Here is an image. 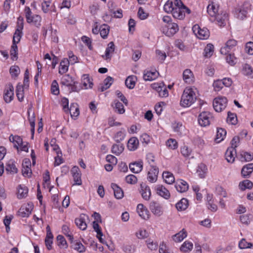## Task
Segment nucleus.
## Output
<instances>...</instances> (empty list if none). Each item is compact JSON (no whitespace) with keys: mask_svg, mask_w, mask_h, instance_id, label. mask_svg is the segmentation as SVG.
Returning <instances> with one entry per match:
<instances>
[{"mask_svg":"<svg viewBox=\"0 0 253 253\" xmlns=\"http://www.w3.org/2000/svg\"><path fill=\"white\" fill-rule=\"evenodd\" d=\"M141 195L145 200H149L151 196V191L149 186L141 184Z\"/></svg>","mask_w":253,"mask_h":253,"instance_id":"4be33fe9","label":"nucleus"},{"mask_svg":"<svg viewBox=\"0 0 253 253\" xmlns=\"http://www.w3.org/2000/svg\"><path fill=\"white\" fill-rule=\"evenodd\" d=\"M135 76H130L126 79L125 81V84L127 88L132 89L134 87L135 85Z\"/></svg>","mask_w":253,"mask_h":253,"instance_id":"2f4dec72","label":"nucleus"},{"mask_svg":"<svg viewBox=\"0 0 253 253\" xmlns=\"http://www.w3.org/2000/svg\"><path fill=\"white\" fill-rule=\"evenodd\" d=\"M51 91L54 95H57L59 93L58 84L56 80H54L51 84Z\"/></svg>","mask_w":253,"mask_h":253,"instance_id":"603ef678","label":"nucleus"},{"mask_svg":"<svg viewBox=\"0 0 253 253\" xmlns=\"http://www.w3.org/2000/svg\"><path fill=\"white\" fill-rule=\"evenodd\" d=\"M20 72V68L18 66H12L10 68L9 72L12 78H16L18 77Z\"/></svg>","mask_w":253,"mask_h":253,"instance_id":"a19ab883","label":"nucleus"},{"mask_svg":"<svg viewBox=\"0 0 253 253\" xmlns=\"http://www.w3.org/2000/svg\"><path fill=\"white\" fill-rule=\"evenodd\" d=\"M12 218L10 217H8V216H6L3 219V223L5 226L6 231L7 233H8L10 231V226L9 225L11 223Z\"/></svg>","mask_w":253,"mask_h":253,"instance_id":"e2e57ef3","label":"nucleus"},{"mask_svg":"<svg viewBox=\"0 0 253 253\" xmlns=\"http://www.w3.org/2000/svg\"><path fill=\"white\" fill-rule=\"evenodd\" d=\"M226 134V131L222 128H218L215 140L216 142H220L223 140Z\"/></svg>","mask_w":253,"mask_h":253,"instance_id":"7c9ffc66","label":"nucleus"},{"mask_svg":"<svg viewBox=\"0 0 253 253\" xmlns=\"http://www.w3.org/2000/svg\"><path fill=\"white\" fill-rule=\"evenodd\" d=\"M246 52L250 55L253 54V42H249L246 43L245 48Z\"/></svg>","mask_w":253,"mask_h":253,"instance_id":"13d9d810","label":"nucleus"},{"mask_svg":"<svg viewBox=\"0 0 253 253\" xmlns=\"http://www.w3.org/2000/svg\"><path fill=\"white\" fill-rule=\"evenodd\" d=\"M6 170L13 173H15L17 172V169L16 168L15 164L12 162L10 161H9L6 165Z\"/></svg>","mask_w":253,"mask_h":253,"instance_id":"a18cd8bd","label":"nucleus"},{"mask_svg":"<svg viewBox=\"0 0 253 253\" xmlns=\"http://www.w3.org/2000/svg\"><path fill=\"white\" fill-rule=\"evenodd\" d=\"M207 170L206 166L204 164H200L197 169V172L201 178H204Z\"/></svg>","mask_w":253,"mask_h":253,"instance_id":"79ce46f5","label":"nucleus"},{"mask_svg":"<svg viewBox=\"0 0 253 253\" xmlns=\"http://www.w3.org/2000/svg\"><path fill=\"white\" fill-rule=\"evenodd\" d=\"M196 100L195 92L191 88H186L184 90L181 96L180 105L184 107L190 106Z\"/></svg>","mask_w":253,"mask_h":253,"instance_id":"7ed1b4c3","label":"nucleus"},{"mask_svg":"<svg viewBox=\"0 0 253 253\" xmlns=\"http://www.w3.org/2000/svg\"><path fill=\"white\" fill-rule=\"evenodd\" d=\"M112 106L115 109V112L119 114H122L125 112L123 104L118 100H115Z\"/></svg>","mask_w":253,"mask_h":253,"instance_id":"5701e85b","label":"nucleus"},{"mask_svg":"<svg viewBox=\"0 0 253 253\" xmlns=\"http://www.w3.org/2000/svg\"><path fill=\"white\" fill-rule=\"evenodd\" d=\"M193 249V244L189 241H185L181 245L180 250L182 252H189Z\"/></svg>","mask_w":253,"mask_h":253,"instance_id":"f704fd0d","label":"nucleus"},{"mask_svg":"<svg viewBox=\"0 0 253 253\" xmlns=\"http://www.w3.org/2000/svg\"><path fill=\"white\" fill-rule=\"evenodd\" d=\"M114 79L111 77H107L103 82V84H100L98 86V90L101 92H103L109 88L111 84H113Z\"/></svg>","mask_w":253,"mask_h":253,"instance_id":"9d476101","label":"nucleus"},{"mask_svg":"<svg viewBox=\"0 0 253 253\" xmlns=\"http://www.w3.org/2000/svg\"><path fill=\"white\" fill-rule=\"evenodd\" d=\"M56 240L57 241V245L60 247H65L66 248L67 247V242L65 239V238L61 235H59L56 237Z\"/></svg>","mask_w":253,"mask_h":253,"instance_id":"c03bdc74","label":"nucleus"},{"mask_svg":"<svg viewBox=\"0 0 253 253\" xmlns=\"http://www.w3.org/2000/svg\"><path fill=\"white\" fill-rule=\"evenodd\" d=\"M253 171V163H250L243 166L241 174L244 178L249 177Z\"/></svg>","mask_w":253,"mask_h":253,"instance_id":"9b49d317","label":"nucleus"},{"mask_svg":"<svg viewBox=\"0 0 253 253\" xmlns=\"http://www.w3.org/2000/svg\"><path fill=\"white\" fill-rule=\"evenodd\" d=\"M162 176L165 182L168 184H171L174 182V176L169 171L163 172Z\"/></svg>","mask_w":253,"mask_h":253,"instance_id":"cd10ccee","label":"nucleus"},{"mask_svg":"<svg viewBox=\"0 0 253 253\" xmlns=\"http://www.w3.org/2000/svg\"><path fill=\"white\" fill-rule=\"evenodd\" d=\"M211 114L208 112H203L199 115L198 122L202 126H206L210 125Z\"/></svg>","mask_w":253,"mask_h":253,"instance_id":"39448f33","label":"nucleus"},{"mask_svg":"<svg viewBox=\"0 0 253 253\" xmlns=\"http://www.w3.org/2000/svg\"><path fill=\"white\" fill-rule=\"evenodd\" d=\"M130 170L133 173L140 172L143 168L142 162H135L131 163L129 165Z\"/></svg>","mask_w":253,"mask_h":253,"instance_id":"ddd939ff","label":"nucleus"},{"mask_svg":"<svg viewBox=\"0 0 253 253\" xmlns=\"http://www.w3.org/2000/svg\"><path fill=\"white\" fill-rule=\"evenodd\" d=\"M136 235L138 239H143L149 236V233L146 230H140L138 232L136 233Z\"/></svg>","mask_w":253,"mask_h":253,"instance_id":"864d4df0","label":"nucleus"},{"mask_svg":"<svg viewBox=\"0 0 253 253\" xmlns=\"http://www.w3.org/2000/svg\"><path fill=\"white\" fill-rule=\"evenodd\" d=\"M124 146L122 144H114L112 147V152L116 155H119L124 151Z\"/></svg>","mask_w":253,"mask_h":253,"instance_id":"473e14b6","label":"nucleus"},{"mask_svg":"<svg viewBox=\"0 0 253 253\" xmlns=\"http://www.w3.org/2000/svg\"><path fill=\"white\" fill-rule=\"evenodd\" d=\"M247 14V11L244 8H237L234 11L235 16L239 19L243 20Z\"/></svg>","mask_w":253,"mask_h":253,"instance_id":"393cba45","label":"nucleus"},{"mask_svg":"<svg viewBox=\"0 0 253 253\" xmlns=\"http://www.w3.org/2000/svg\"><path fill=\"white\" fill-rule=\"evenodd\" d=\"M18 47L15 44H12L10 49L11 58L13 61H15L18 58Z\"/></svg>","mask_w":253,"mask_h":253,"instance_id":"ea45409f","label":"nucleus"},{"mask_svg":"<svg viewBox=\"0 0 253 253\" xmlns=\"http://www.w3.org/2000/svg\"><path fill=\"white\" fill-rule=\"evenodd\" d=\"M253 244L247 242L245 239H242L239 243V247L241 249L251 248Z\"/></svg>","mask_w":253,"mask_h":253,"instance_id":"49530a36","label":"nucleus"},{"mask_svg":"<svg viewBox=\"0 0 253 253\" xmlns=\"http://www.w3.org/2000/svg\"><path fill=\"white\" fill-rule=\"evenodd\" d=\"M253 186V182L248 179L240 182L239 184V187L241 191H244L247 189H251Z\"/></svg>","mask_w":253,"mask_h":253,"instance_id":"b1692460","label":"nucleus"},{"mask_svg":"<svg viewBox=\"0 0 253 253\" xmlns=\"http://www.w3.org/2000/svg\"><path fill=\"white\" fill-rule=\"evenodd\" d=\"M236 155V150L233 148H228L225 152L226 159L228 162L233 163L235 160V156Z\"/></svg>","mask_w":253,"mask_h":253,"instance_id":"dca6fc26","label":"nucleus"},{"mask_svg":"<svg viewBox=\"0 0 253 253\" xmlns=\"http://www.w3.org/2000/svg\"><path fill=\"white\" fill-rule=\"evenodd\" d=\"M218 6L213 4H209L207 6V12L211 17H215L217 25L220 27H224L228 20V14L225 11H222L218 13Z\"/></svg>","mask_w":253,"mask_h":253,"instance_id":"f03ea898","label":"nucleus"},{"mask_svg":"<svg viewBox=\"0 0 253 253\" xmlns=\"http://www.w3.org/2000/svg\"><path fill=\"white\" fill-rule=\"evenodd\" d=\"M31 19V22L30 23H33L37 26L40 25L41 17L39 15H36L33 16Z\"/></svg>","mask_w":253,"mask_h":253,"instance_id":"774afa93","label":"nucleus"},{"mask_svg":"<svg viewBox=\"0 0 253 253\" xmlns=\"http://www.w3.org/2000/svg\"><path fill=\"white\" fill-rule=\"evenodd\" d=\"M227 122V123L232 125H236L237 122V118L236 115L235 114L228 112Z\"/></svg>","mask_w":253,"mask_h":253,"instance_id":"37998d69","label":"nucleus"},{"mask_svg":"<svg viewBox=\"0 0 253 253\" xmlns=\"http://www.w3.org/2000/svg\"><path fill=\"white\" fill-rule=\"evenodd\" d=\"M82 82L85 88H87V85L89 84V87L92 88L93 83L91 82L88 75L84 74L82 76Z\"/></svg>","mask_w":253,"mask_h":253,"instance_id":"4c0bfd02","label":"nucleus"},{"mask_svg":"<svg viewBox=\"0 0 253 253\" xmlns=\"http://www.w3.org/2000/svg\"><path fill=\"white\" fill-rule=\"evenodd\" d=\"M25 16L26 18V20L27 22L30 23L31 22V18L32 17V11L31 9L27 6L25 8Z\"/></svg>","mask_w":253,"mask_h":253,"instance_id":"0e129e2a","label":"nucleus"},{"mask_svg":"<svg viewBox=\"0 0 253 253\" xmlns=\"http://www.w3.org/2000/svg\"><path fill=\"white\" fill-rule=\"evenodd\" d=\"M74 82L72 78L68 74L63 76L61 79V83L62 84L69 86Z\"/></svg>","mask_w":253,"mask_h":253,"instance_id":"e433bc0d","label":"nucleus"},{"mask_svg":"<svg viewBox=\"0 0 253 253\" xmlns=\"http://www.w3.org/2000/svg\"><path fill=\"white\" fill-rule=\"evenodd\" d=\"M213 52V45L211 43L207 45L204 49V56L207 58L210 57Z\"/></svg>","mask_w":253,"mask_h":253,"instance_id":"58836bf2","label":"nucleus"},{"mask_svg":"<svg viewBox=\"0 0 253 253\" xmlns=\"http://www.w3.org/2000/svg\"><path fill=\"white\" fill-rule=\"evenodd\" d=\"M227 104V99L225 97H219L214 99L213 101V107L217 112H221L224 109Z\"/></svg>","mask_w":253,"mask_h":253,"instance_id":"20e7f679","label":"nucleus"},{"mask_svg":"<svg viewBox=\"0 0 253 253\" xmlns=\"http://www.w3.org/2000/svg\"><path fill=\"white\" fill-rule=\"evenodd\" d=\"M194 35L200 40H206L210 37V33H193Z\"/></svg>","mask_w":253,"mask_h":253,"instance_id":"bf43d9fd","label":"nucleus"},{"mask_svg":"<svg viewBox=\"0 0 253 253\" xmlns=\"http://www.w3.org/2000/svg\"><path fill=\"white\" fill-rule=\"evenodd\" d=\"M187 236V233L184 229L179 232L172 236V239L175 242H179L182 241Z\"/></svg>","mask_w":253,"mask_h":253,"instance_id":"a878e982","label":"nucleus"},{"mask_svg":"<svg viewBox=\"0 0 253 253\" xmlns=\"http://www.w3.org/2000/svg\"><path fill=\"white\" fill-rule=\"evenodd\" d=\"M111 188L113 190L115 198L118 199H121L124 197V192L118 185L113 183L111 184Z\"/></svg>","mask_w":253,"mask_h":253,"instance_id":"aec40b11","label":"nucleus"},{"mask_svg":"<svg viewBox=\"0 0 253 253\" xmlns=\"http://www.w3.org/2000/svg\"><path fill=\"white\" fill-rule=\"evenodd\" d=\"M68 62H65V61H62L60 64L59 68V73L61 74H63L66 73L68 70Z\"/></svg>","mask_w":253,"mask_h":253,"instance_id":"de8ad7c7","label":"nucleus"},{"mask_svg":"<svg viewBox=\"0 0 253 253\" xmlns=\"http://www.w3.org/2000/svg\"><path fill=\"white\" fill-rule=\"evenodd\" d=\"M243 73L249 78H253V68L250 65L246 64L244 65Z\"/></svg>","mask_w":253,"mask_h":253,"instance_id":"c85d7f7f","label":"nucleus"},{"mask_svg":"<svg viewBox=\"0 0 253 253\" xmlns=\"http://www.w3.org/2000/svg\"><path fill=\"white\" fill-rule=\"evenodd\" d=\"M156 54L158 57V59L161 62H163L166 59L167 55L165 52H163L160 50L157 49L156 50Z\"/></svg>","mask_w":253,"mask_h":253,"instance_id":"052dcab7","label":"nucleus"},{"mask_svg":"<svg viewBox=\"0 0 253 253\" xmlns=\"http://www.w3.org/2000/svg\"><path fill=\"white\" fill-rule=\"evenodd\" d=\"M150 209L154 214L158 216H161L163 213L162 207L156 202L153 201L150 203Z\"/></svg>","mask_w":253,"mask_h":253,"instance_id":"423d86ee","label":"nucleus"},{"mask_svg":"<svg viewBox=\"0 0 253 253\" xmlns=\"http://www.w3.org/2000/svg\"><path fill=\"white\" fill-rule=\"evenodd\" d=\"M159 73L157 71H149L145 70L143 74V79L146 81H151L157 78Z\"/></svg>","mask_w":253,"mask_h":253,"instance_id":"1a4fd4ad","label":"nucleus"},{"mask_svg":"<svg viewBox=\"0 0 253 253\" xmlns=\"http://www.w3.org/2000/svg\"><path fill=\"white\" fill-rule=\"evenodd\" d=\"M85 214H81L80 217L77 218L75 220L76 225L81 230H84L86 229L87 224L85 222Z\"/></svg>","mask_w":253,"mask_h":253,"instance_id":"2eb2a0df","label":"nucleus"},{"mask_svg":"<svg viewBox=\"0 0 253 253\" xmlns=\"http://www.w3.org/2000/svg\"><path fill=\"white\" fill-rule=\"evenodd\" d=\"M16 93L18 100L20 102L22 101L24 96L23 86L18 84L16 86Z\"/></svg>","mask_w":253,"mask_h":253,"instance_id":"72a5a7b5","label":"nucleus"},{"mask_svg":"<svg viewBox=\"0 0 253 253\" xmlns=\"http://www.w3.org/2000/svg\"><path fill=\"white\" fill-rule=\"evenodd\" d=\"M14 95V87L13 85L9 84H8V89L4 93L3 98L6 103L10 102L12 99Z\"/></svg>","mask_w":253,"mask_h":253,"instance_id":"f8f14e48","label":"nucleus"},{"mask_svg":"<svg viewBox=\"0 0 253 253\" xmlns=\"http://www.w3.org/2000/svg\"><path fill=\"white\" fill-rule=\"evenodd\" d=\"M125 136V130H124V131L121 130V131L118 132L116 133V134L115 135V141L119 143L120 141H122L124 139Z\"/></svg>","mask_w":253,"mask_h":253,"instance_id":"6e6d98bb","label":"nucleus"},{"mask_svg":"<svg viewBox=\"0 0 253 253\" xmlns=\"http://www.w3.org/2000/svg\"><path fill=\"white\" fill-rule=\"evenodd\" d=\"M241 161L249 162L253 160V155L248 152H244L241 154Z\"/></svg>","mask_w":253,"mask_h":253,"instance_id":"8fccbe9b","label":"nucleus"},{"mask_svg":"<svg viewBox=\"0 0 253 253\" xmlns=\"http://www.w3.org/2000/svg\"><path fill=\"white\" fill-rule=\"evenodd\" d=\"M167 146L171 149H175L177 148V143L175 139H169L166 142Z\"/></svg>","mask_w":253,"mask_h":253,"instance_id":"09e8293b","label":"nucleus"},{"mask_svg":"<svg viewBox=\"0 0 253 253\" xmlns=\"http://www.w3.org/2000/svg\"><path fill=\"white\" fill-rule=\"evenodd\" d=\"M188 206V201L186 198H182L175 205L178 211H184Z\"/></svg>","mask_w":253,"mask_h":253,"instance_id":"bb28decb","label":"nucleus"},{"mask_svg":"<svg viewBox=\"0 0 253 253\" xmlns=\"http://www.w3.org/2000/svg\"><path fill=\"white\" fill-rule=\"evenodd\" d=\"M172 128L175 132L181 133V130L183 129L184 126L182 123L175 122L172 124Z\"/></svg>","mask_w":253,"mask_h":253,"instance_id":"3c124183","label":"nucleus"},{"mask_svg":"<svg viewBox=\"0 0 253 253\" xmlns=\"http://www.w3.org/2000/svg\"><path fill=\"white\" fill-rule=\"evenodd\" d=\"M71 247L79 253H84L85 250L84 246L81 242L77 241L71 245Z\"/></svg>","mask_w":253,"mask_h":253,"instance_id":"c9c22d12","label":"nucleus"},{"mask_svg":"<svg viewBox=\"0 0 253 253\" xmlns=\"http://www.w3.org/2000/svg\"><path fill=\"white\" fill-rule=\"evenodd\" d=\"M137 212L139 216L144 219H148L149 218V211L144 207L143 204H139L137 207Z\"/></svg>","mask_w":253,"mask_h":253,"instance_id":"6e6552de","label":"nucleus"},{"mask_svg":"<svg viewBox=\"0 0 253 253\" xmlns=\"http://www.w3.org/2000/svg\"><path fill=\"white\" fill-rule=\"evenodd\" d=\"M175 188L180 193H183L187 191L189 188L188 183L182 179H178L175 184Z\"/></svg>","mask_w":253,"mask_h":253,"instance_id":"0eeeda50","label":"nucleus"},{"mask_svg":"<svg viewBox=\"0 0 253 253\" xmlns=\"http://www.w3.org/2000/svg\"><path fill=\"white\" fill-rule=\"evenodd\" d=\"M157 193L166 199L170 197L169 191L163 185H158L157 187Z\"/></svg>","mask_w":253,"mask_h":253,"instance_id":"6ab92c4d","label":"nucleus"},{"mask_svg":"<svg viewBox=\"0 0 253 253\" xmlns=\"http://www.w3.org/2000/svg\"><path fill=\"white\" fill-rule=\"evenodd\" d=\"M69 111L72 117H77L80 114L79 108L77 103H72L69 108Z\"/></svg>","mask_w":253,"mask_h":253,"instance_id":"c756f323","label":"nucleus"},{"mask_svg":"<svg viewBox=\"0 0 253 253\" xmlns=\"http://www.w3.org/2000/svg\"><path fill=\"white\" fill-rule=\"evenodd\" d=\"M223 83L221 80H217L213 83V86L215 91H219L223 87Z\"/></svg>","mask_w":253,"mask_h":253,"instance_id":"69168bd1","label":"nucleus"},{"mask_svg":"<svg viewBox=\"0 0 253 253\" xmlns=\"http://www.w3.org/2000/svg\"><path fill=\"white\" fill-rule=\"evenodd\" d=\"M183 79L185 83L189 84L194 82V77L193 73L190 69H186L183 73Z\"/></svg>","mask_w":253,"mask_h":253,"instance_id":"4468645a","label":"nucleus"},{"mask_svg":"<svg viewBox=\"0 0 253 253\" xmlns=\"http://www.w3.org/2000/svg\"><path fill=\"white\" fill-rule=\"evenodd\" d=\"M28 188L25 185H19L17 189V196L18 199H22L27 197Z\"/></svg>","mask_w":253,"mask_h":253,"instance_id":"f3484780","label":"nucleus"},{"mask_svg":"<svg viewBox=\"0 0 253 253\" xmlns=\"http://www.w3.org/2000/svg\"><path fill=\"white\" fill-rule=\"evenodd\" d=\"M138 16L141 20H144L148 17V14L146 13L142 7H140L138 11Z\"/></svg>","mask_w":253,"mask_h":253,"instance_id":"338daca9","label":"nucleus"},{"mask_svg":"<svg viewBox=\"0 0 253 253\" xmlns=\"http://www.w3.org/2000/svg\"><path fill=\"white\" fill-rule=\"evenodd\" d=\"M126 182L129 184H134L137 181V177L133 174H129L126 177Z\"/></svg>","mask_w":253,"mask_h":253,"instance_id":"5fc2aeb1","label":"nucleus"},{"mask_svg":"<svg viewBox=\"0 0 253 253\" xmlns=\"http://www.w3.org/2000/svg\"><path fill=\"white\" fill-rule=\"evenodd\" d=\"M74 178V185H80L82 184L81 174V173H77L76 174H72Z\"/></svg>","mask_w":253,"mask_h":253,"instance_id":"4d7b16f0","label":"nucleus"},{"mask_svg":"<svg viewBox=\"0 0 253 253\" xmlns=\"http://www.w3.org/2000/svg\"><path fill=\"white\" fill-rule=\"evenodd\" d=\"M226 60L227 62L230 65H234L236 63V58L235 57L234 55L231 54H228L226 57Z\"/></svg>","mask_w":253,"mask_h":253,"instance_id":"680f3d73","label":"nucleus"},{"mask_svg":"<svg viewBox=\"0 0 253 253\" xmlns=\"http://www.w3.org/2000/svg\"><path fill=\"white\" fill-rule=\"evenodd\" d=\"M114 50L115 45L113 42H111L108 43V46L106 49L105 54L102 56V58L105 60L111 59V56L110 55V54L113 53Z\"/></svg>","mask_w":253,"mask_h":253,"instance_id":"a211bd4d","label":"nucleus"},{"mask_svg":"<svg viewBox=\"0 0 253 253\" xmlns=\"http://www.w3.org/2000/svg\"><path fill=\"white\" fill-rule=\"evenodd\" d=\"M164 10L167 13H171L174 18L179 20L184 18L186 12L188 14L191 12L181 0H168L164 6Z\"/></svg>","mask_w":253,"mask_h":253,"instance_id":"f257e3e1","label":"nucleus"},{"mask_svg":"<svg viewBox=\"0 0 253 253\" xmlns=\"http://www.w3.org/2000/svg\"><path fill=\"white\" fill-rule=\"evenodd\" d=\"M139 141L135 137L130 138L127 142V148L130 151L136 150L138 146Z\"/></svg>","mask_w":253,"mask_h":253,"instance_id":"412c9836","label":"nucleus"}]
</instances>
